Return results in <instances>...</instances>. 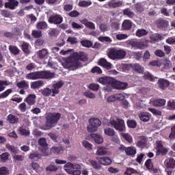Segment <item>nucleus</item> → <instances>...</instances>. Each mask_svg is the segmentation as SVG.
I'll use <instances>...</instances> for the list:
<instances>
[{"label": "nucleus", "mask_w": 175, "mask_h": 175, "mask_svg": "<svg viewBox=\"0 0 175 175\" xmlns=\"http://www.w3.org/2000/svg\"><path fill=\"white\" fill-rule=\"evenodd\" d=\"M29 158L30 159H32L33 161H38V159H40V154H39L38 152L31 153L29 155Z\"/></svg>", "instance_id": "nucleus-44"}, {"label": "nucleus", "mask_w": 175, "mask_h": 175, "mask_svg": "<svg viewBox=\"0 0 175 175\" xmlns=\"http://www.w3.org/2000/svg\"><path fill=\"white\" fill-rule=\"evenodd\" d=\"M36 28L37 29H42L44 31V29H47V28H49V25H47V23H46V21H40L37 23Z\"/></svg>", "instance_id": "nucleus-24"}, {"label": "nucleus", "mask_w": 175, "mask_h": 175, "mask_svg": "<svg viewBox=\"0 0 175 175\" xmlns=\"http://www.w3.org/2000/svg\"><path fill=\"white\" fill-rule=\"evenodd\" d=\"M123 99H125V96H124V94H116L109 96L107 98V102H116V100H123Z\"/></svg>", "instance_id": "nucleus-12"}, {"label": "nucleus", "mask_w": 175, "mask_h": 175, "mask_svg": "<svg viewBox=\"0 0 175 175\" xmlns=\"http://www.w3.org/2000/svg\"><path fill=\"white\" fill-rule=\"evenodd\" d=\"M126 55V52L122 49L116 51V59H123Z\"/></svg>", "instance_id": "nucleus-26"}, {"label": "nucleus", "mask_w": 175, "mask_h": 175, "mask_svg": "<svg viewBox=\"0 0 175 175\" xmlns=\"http://www.w3.org/2000/svg\"><path fill=\"white\" fill-rule=\"evenodd\" d=\"M149 65H150V66H162V62H161V60H152L151 62H150Z\"/></svg>", "instance_id": "nucleus-51"}, {"label": "nucleus", "mask_w": 175, "mask_h": 175, "mask_svg": "<svg viewBox=\"0 0 175 175\" xmlns=\"http://www.w3.org/2000/svg\"><path fill=\"white\" fill-rule=\"evenodd\" d=\"M61 113L53 112L47 113L46 116L45 129H51L58 124L59 118H61Z\"/></svg>", "instance_id": "nucleus-3"}, {"label": "nucleus", "mask_w": 175, "mask_h": 175, "mask_svg": "<svg viewBox=\"0 0 175 175\" xmlns=\"http://www.w3.org/2000/svg\"><path fill=\"white\" fill-rule=\"evenodd\" d=\"M139 117L141 121H143L144 122H147V121H149L150 120V115L147 113L142 112L139 115Z\"/></svg>", "instance_id": "nucleus-35"}, {"label": "nucleus", "mask_w": 175, "mask_h": 175, "mask_svg": "<svg viewBox=\"0 0 175 175\" xmlns=\"http://www.w3.org/2000/svg\"><path fill=\"white\" fill-rule=\"evenodd\" d=\"M166 155L167 154V149L163 148V145L161 142H158L157 144V155Z\"/></svg>", "instance_id": "nucleus-18"}, {"label": "nucleus", "mask_w": 175, "mask_h": 175, "mask_svg": "<svg viewBox=\"0 0 175 175\" xmlns=\"http://www.w3.org/2000/svg\"><path fill=\"white\" fill-rule=\"evenodd\" d=\"M127 125L129 128H132L133 129H135V128L137 126V123L135 120H128Z\"/></svg>", "instance_id": "nucleus-54"}, {"label": "nucleus", "mask_w": 175, "mask_h": 175, "mask_svg": "<svg viewBox=\"0 0 175 175\" xmlns=\"http://www.w3.org/2000/svg\"><path fill=\"white\" fill-rule=\"evenodd\" d=\"M109 123L111 126H113V128L116 129V131H119V132H124L125 131V124L122 119L118 118L116 120H112Z\"/></svg>", "instance_id": "nucleus-6"}, {"label": "nucleus", "mask_w": 175, "mask_h": 175, "mask_svg": "<svg viewBox=\"0 0 175 175\" xmlns=\"http://www.w3.org/2000/svg\"><path fill=\"white\" fill-rule=\"evenodd\" d=\"M99 84L98 83H90L88 86V88L89 90L96 92V91H99Z\"/></svg>", "instance_id": "nucleus-47"}, {"label": "nucleus", "mask_w": 175, "mask_h": 175, "mask_svg": "<svg viewBox=\"0 0 175 175\" xmlns=\"http://www.w3.org/2000/svg\"><path fill=\"white\" fill-rule=\"evenodd\" d=\"M66 171L68 174H72V175H80L81 174V171L80 170H69L66 169Z\"/></svg>", "instance_id": "nucleus-49"}, {"label": "nucleus", "mask_w": 175, "mask_h": 175, "mask_svg": "<svg viewBox=\"0 0 175 175\" xmlns=\"http://www.w3.org/2000/svg\"><path fill=\"white\" fill-rule=\"evenodd\" d=\"M51 151L53 154H61L62 152V149L59 147L53 146L51 148Z\"/></svg>", "instance_id": "nucleus-55"}, {"label": "nucleus", "mask_w": 175, "mask_h": 175, "mask_svg": "<svg viewBox=\"0 0 175 175\" xmlns=\"http://www.w3.org/2000/svg\"><path fill=\"white\" fill-rule=\"evenodd\" d=\"M18 88H24L25 90H28L29 88V85L27 83V81H21L16 83Z\"/></svg>", "instance_id": "nucleus-30"}, {"label": "nucleus", "mask_w": 175, "mask_h": 175, "mask_svg": "<svg viewBox=\"0 0 175 175\" xmlns=\"http://www.w3.org/2000/svg\"><path fill=\"white\" fill-rule=\"evenodd\" d=\"M112 87L115 90H126L128 88V83L121 82L113 79Z\"/></svg>", "instance_id": "nucleus-9"}, {"label": "nucleus", "mask_w": 175, "mask_h": 175, "mask_svg": "<svg viewBox=\"0 0 175 175\" xmlns=\"http://www.w3.org/2000/svg\"><path fill=\"white\" fill-rule=\"evenodd\" d=\"M49 55V51L46 49H43L42 50L38 51L37 57L40 58V59H43V58H46Z\"/></svg>", "instance_id": "nucleus-23"}, {"label": "nucleus", "mask_w": 175, "mask_h": 175, "mask_svg": "<svg viewBox=\"0 0 175 175\" xmlns=\"http://www.w3.org/2000/svg\"><path fill=\"white\" fill-rule=\"evenodd\" d=\"M31 36L34 38L35 39H39L43 36V34L42 33V31L39 30H33L31 33Z\"/></svg>", "instance_id": "nucleus-38"}, {"label": "nucleus", "mask_w": 175, "mask_h": 175, "mask_svg": "<svg viewBox=\"0 0 175 175\" xmlns=\"http://www.w3.org/2000/svg\"><path fill=\"white\" fill-rule=\"evenodd\" d=\"M9 174V170L6 167H2L0 168V175H8Z\"/></svg>", "instance_id": "nucleus-64"}, {"label": "nucleus", "mask_w": 175, "mask_h": 175, "mask_svg": "<svg viewBox=\"0 0 175 175\" xmlns=\"http://www.w3.org/2000/svg\"><path fill=\"white\" fill-rule=\"evenodd\" d=\"M5 9H10V10H14L16 6H18V1L12 2H7L4 5Z\"/></svg>", "instance_id": "nucleus-22"}, {"label": "nucleus", "mask_w": 175, "mask_h": 175, "mask_svg": "<svg viewBox=\"0 0 175 175\" xmlns=\"http://www.w3.org/2000/svg\"><path fill=\"white\" fill-rule=\"evenodd\" d=\"M9 153L4 152L0 155L1 162H6L9 159Z\"/></svg>", "instance_id": "nucleus-53"}, {"label": "nucleus", "mask_w": 175, "mask_h": 175, "mask_svg": "<svg viewBox=\"0 0 175 175\" xmlns=\"http://www.w3.org/2000/svg\"><path fill=\"white\" fill-rule=\"evenodd\" d=\"M90 164L92 166L93 168L96 170H99L100 167H102V165L100 163H98V162L95 160H90Z\"/></svg>", "instance_id": "nucleus-46"}, {"label": "nucleus", "mask_w": 175, "mask_h": 175, "mask_svg": "<svg viewBox=\"0 0 175 175\" xmlns=\"http://www.w3.org/2000/svg\"><path fill=\"white\" fill-rule=\"evenodd\" d=\"M126 44H128L129 46H131V47L134 49V50H143V49L146 47L144 43L142 42L140 40L136 38L128 40L126 41Z\"/></svg>", "instance_id": "nucleus-5"}, {"label": "nucleus", "mask_w": 175, "mask_h": 175, "mask_svg": "<svg viewBox=\"0 0 175 175\" xmlns=\"http://www.w3.org/2000/svg\"><path fill=\"white\" fill-rule=\"evenodd\" d=\"M21 49L23 53L28 54V53H29V44L28 42H24L21 45Z\"/></svg>", "instance_id": "nucleus-45"}, {"label": "nucleus", "mask_w": 175, "mask_h": 175, "mask_svg": "<svg viewBox=\"0 0 175 175\" xmlns=\"http://www.w3.org/2000/svg\"><path fill=\"white\" fill-rule=\"evenodd\" d=\"M96 159L99 161L100 165H104L105 166H107L109 165H111V159L110 157H96Z\"/></svg>", "instance_id": "nucleus-17"}, {"label": "nucleus", "mask_w": 175, "mask_h": 175, "mask_svg": "<svg viewBox=\"0 0 175 175\" xmlns=\"http://www.w3.org/2000/svg\"><path fill=\"white\" fill-rule=\"evenodd\" d=\"M144 80H149V81H154L155 78L154 77V75L151 74L150 72H145L144 75Z\"/></svg>", "instance_id": "nucleus-37"}, {"label": "nucleus", "mask_w": 175, "mask_h": 175, "mask_svg": "<svg viewBox=\"0 0 175 175\" xmlns=\"http://www.w3.org/2000/svg\"><path fill=\"white\" fill-rule=\"evenodd\" d=\"M64 87V81H59L52 85V94L51 96H55L59 94V90Z\"/></svg>", "instance_id": "nucleus-8"}, {"label": "nucleus", "mask_w": 175, "mask_h": 175, "mask_svg": "<svg viewBox=\"0 0 175 175\" xmlns=\"http://www.w3.org/2000/svg\"><path fill=\"white\" fill-rule=\"evenodd\" d=\"M69 17H79L80 16V12L77 10H73L68 13Z\"/></svg>", "instance_id": "nucleus-63"}, {"label": "nucleus", "mask_w": 175, "mask_h": 175, "mask_svg": "<svg viewBox=\"0 0 175 175\" xmlns=\"http://www.w3.org/2000/svg\"><path fill=\"white\" fill-rule=\"evenodd\" d=\"M135 9L137 12H144V8L143 7V5H142V3L138 2L135 5Z\"/></svg>", "instance_id": "nucleus-57"}, {"label": "nucleus", "mask_w": 175, "mask_h": 175, "mask_svg": "<svg viewBox=\"0 0 175 175\" xmlns=\"http://www.w3.org/2000/svg\"><path fill=\"white\" fill-rule=\"evenodd\" d=\"M122 28L124 31H129L132 28V21L131 20H125L122 23Z\"/></svg>", "instance_id": "nucleus-20"}, {"label": "nucleus", "mask_w": 175, "mask_h": 175, "mask_svg": "<svg viewBox=\"0 0 175 175\" xmlns=\"http://www.w3.org/2000/svg\"><path fill=\"white\" fill-rule=\"evenodd\" d=\"M6 148H8V150H9L10 151H11V152L12 154H17V152L18 151V150L17 149V148L13 146H11L10 144H6Z\"/></svg>", "instance_id": "nucleus-50"}, {"label": "nucleus", "mask_w": 175, "mask_h": 175, "mask_svg": "<svg viewBox=\"0 0 175 175\" xmlns=\"http://www.w3.org/2000/svg\"><path fill=\"white\" fill-rule=\"evenodd\" d=\"M147 143V139L144 136H141L140 139L137 142V147H146V144Z\"/></svg>", "instance_id": "nucleus-31"}, {"label": "nucleus", "mask_w": 175, "mask_h": 175, "mask_svg": "<svg viewBox=\"0 0 175 175\" xmlns=\"http://www.w3.org/2000/svg\"><path fill=\"white\" fill-rule=\"evenodd\" d=\"M89 137L92 139L96 144H102L103 143V137L100 134L91 133L89 135Z\"/></svg>", "instance_id": "nucleus-13"}, {"label": "nucleus", "mask_w": 175, "mask_h": 175, "mask_svg": "<svg viewBox=\"0 0 175 175\" xmlns=\"http://www.w3.org/2000/svg\"><path fill=\"white\" fill-rule=\"evenodd\" d=\"M64 21V18L61 14H55L49 16L48 19V23L49 24H55V25H59Z\"/></svg>", "instance_id": "nucleus-7"}, {"label": "nucleus", "mask_w": 175, "mask_h": 175, "mask_svg": "<svg viewBox=\"0 0 175 175\" xmlns=\"http://www.w3.org/2000/svg\"><path fill=\"white\" fill-rule=\"evenodd\" d=\"M109 58L111 59H116L117 58V49L112 48L109 50L108 54H107Z\"/></svg>", "instance_id": "nucleus-25"}, {"label": "nucleus", "mask_w": 175, "mask_h": 175, "mask_svg": "<svg viewBox=\"0 0 175 175\" xmlns=\"http://www.w3.org/2000/svg\"><path fill=\"white\" fill-rule=\"evenodd\" d=\"M123 14L124 16H127L128 17H129V18H133V17H135V12L131 11V10H129V8H126V9L124 10Z\"/></svg>", "instance_id": "nucleus-39"}, {"label": "nucleus", "mask_w": 175, "mask_h": 175, "mask_svg": "<svg viewBox=\"0 0 175 175\" xmlns=\"http://www.w3.org/2000/svg\"><path fill=\"white\" fill-rule=\"evenodd\" d=\"M132 69L137 72V73L143 74L144 73V67L139 64H135L132 66Z\"/></svg>", "instance_id": "nucleus-21"}, {"label": "nucleus", "mask_w": 175, "mask_h": 175, "mask_svg": "<svg viewBox=\"0 0 175 175\" xmlns=\"http://www.w3.org/2000/svg\"><path fill=\"white\" fill-rule=\"evenodd\" d=\"M55 74L50 71H36L27 75L26 78L28 80H39L40 79H54Z\"/></svg>", "instance_id": "nucleus-2"}, {"label": "nucleus", "mask_w": 175, "mask_h": 175, "mask_svg": "<svg viewBox=\"0 0 175 175\" xmlns=\"http://www.w3.org/2000/svg\"><path fill=\"white\" fill-rule=\"evenodd\" d=\"M38 144L39 146H40L41 147H42V148L46 149L47 148V142H46V138H40L38 139Z\"/></svg>", "instance_id": "nucleus-42"}, {"label": "nucleus", "mask_w": 175, "mask_h": 175, "mask_svg": "<svg viewBox=\"0 0 175 175\" xmlns=\"http://www.w3.org/2000/svg\"><path fill=\"white\" fill-rule=\"evenodd\" d=\"M154 54L157 57H159V58H163V57H165V52L161 49L155 51Z\"/></svg>", "instance_id": "nucleus-60"}, {"label": "nucleus", "mask_w": 175, "mask_h": 175, "mask_svg": "<svg viewBox=\"0 0 175 175\" xmlns=\"http://www.w3.org/2000/svg\"><path fill=\"white\" fill-rule=\"evenodd\" d=\"M108 5L109 8H113V9H116V8H120V6H122V1H119L118 2H114V0H112L109 1Z\"/></svg>", "instance_id": "nucleus-29"}, {"label": "nucleus", "mask_w": 175, "mask_h": 175, "mask_svg": "<svg viewBox=\"0 0 175 175\" xmlns=\"http://www.w3.org/2000/svg\"><path fill=\"white\" fill-rule=\"evenodd\" d=\"M92 73H97V75H101L102 69L98 66H95L91 70Z\"/></svg>", "instance_id": "nucleus-62"}, {"label": "nucleus", "mask_w": 175, "mask_h": 175, "mask_svg": "<svg viewBox=\"0 0 175 175\" xmlns=\"http://www.w3.org/2000/svg\"><path fill=\"white\" fill-rule=\"evenodd\" d=\"M148 34V31L144 29H138L136 31V36L138 38H142V36H146Z\"/></svg>", "instance_id": "nucleus-34"}, {"label": "nucleus", "mask_w": 175, "mask_h": 175, "mask_svg": "<svg viewBox=\"0 0 175 175\" xmlns=\"http://www.w3.org/2000/svg\"><path fill=\"white\" fill-rule=\"evenodd\" d=\"M164 65V69L172 68V62L167 59H165L163 62Z\"/></svg>", "instance_id": "nucleus-58"}, {"label": "nucleus", "mask_w": 175, "mask_h": 175, "mask_svg": "<svg viewBox=\"0 0 175 175\" xmlns=\"http://www.w3.org/2000/svg\"><path fill=\"white\" fill-rule=\"evenodd\" d=\"M104 132L105 135H107V136H114V135H116V132L114 131V129L111 128L105 129Z\"/></svg>", "instance_id": "nucleus-48"}, {"label": "nucleus", "mask_w": 175, "mask_h": 175, "mask_svg": "<svg viewBox=\"0 0 175 175\" xmlns=\"http://www.w3.org/2000/svg\"><path fill=\"white\" fill-rule=\"evenodd\" d=\"M114 78L110 77H103L98 79V82L103 85H111L113 87V81Z\"/></svg>", "instance_id": "nucleus-11"}, {"label": "nucleus", "mask_w": 175, "mask_h": 175, "mask_svg": "<svg viewBox=\"0 0 175 175\" xmlns=\"http://www.w3.org/2000/svg\"><path fill=\"white\" fill-rule=\"evenodd\" d=\"M159 87L161 90H166L169 85H170V82L165 79H159L158 81Z\"/></svg>", "instance_id": "nucleus-16"}, {"label": "nucleus", "mask_w": 175, "mask_h": 175, "mask_svg": "<svg viewBox=\"0 0 175 175\" xmlns=\"http://www.w3.org/2000/svg\"><path fill=\"white\" fill-rule=\"evenodd\" d=\"M46 172H57L58 167H56L54 164H51L46 168Z\"/></svg>", "instance_id": "nucleus-52"}, {"label": "nucleus", "mask_w": 175, "mask_h": 175, "mask_svg": "<svg viewBox=\"0 0 175 175\" xmlns=\"http://www.w3.org/2000/svg\"><path fill=\"white\" fill-rule=\"evenodd\" d=\"M145 166L147 169H148L149 170H151L154 168V165L152 164V163H151V159H148L146 163H145Z\"/></svg>", "instance_id": "nucleus-59"}, {"label": "nucleus", "mask_w": 175, "mask_h": 175, "mask_svg": "<svg viewBox=\"0 0 175 175\" xmlns=\"http://www.w3.org/2000/svg\"><path fill=\"white\" fill-rule=\"evenodd\" d=\"M165 163L166 167L173 169L175 166V160L174 159L171 158L169 160H165Z\"/></svg>", "instance_id": "nucleus-28"}, {"label": "nucleus", "mask_w": 175, "mask_h": 175, "mask_svg": "<svg viewBox=\"0 0 175 175\" xmlns=\"http://www.w3.org/2000/svg\"><path fill=\"white\" fill-rule=\"evenodd\" d=\"M40 92L44 96H50V95L51 96L53 94L51 89L49 88H44L42 89Z\"/></svg>", "instance_id": "nucleus-33"}, {"label": "nucleus", "mask_w": 175, "mask_h": 175, "mask_svg": "<svg viewBox=\"0 0 175 175\" xmlns=\"http://www.w3.org/2000/svg\"><path fill=\"white\" fill-rule=\"evenodd\" d=\"M156 24L158 28H161V29H165V28H167V25H169V21L160 18L157 20Z\"/></svg>", "instance_id": "nucleus-14"}, {"label": "nucleus", "mask_w": 175, "mask_h": 175, "mask_svg": "<svg viewBox=\"0 0 175 175\" xmlns=\"http://www.w3.org/2000/svg\"><path fill=\"white\" fill-rule=\"evenodd\" d=\"M9 51L12 54H14V55H18L20 54V49L16 46L10 45L9 46Z\"/></svg>", "instance_id": "nucleus-32"}, {"label": "nucleus", "mask_w": 175, "mask_h": 175, "mask_svg": "<svg viewBox=\"0 0 175 175\" xmlns=\"http://www.w3.org/2000/svg\"><path fill=\"white\" fill-rule=\"evenodd\" d=\"M98 64L103 68H105L107 70L111 69V63L108 62L105 58H101L99 59Z\"/></svg>", "instance_id": "nucleus-15"}, {"label": "nucleus", "mask_w": 175, "mask_h": 175, "mask_svg": "<svg viewBox=\"0 0 175 175\" xmlns=\"http://www.w3.org/2000/svg\"><path fill=\"white\" fill-rule=\"evenodd\" d=\"M25 102L27 105V110L31 109V106H33L36 103V95L35 94H29L27 98L25 99Z\"/></svg>", "instance_id": "nucleus-10"}, {"label": "nucleus", "mask_w": 175, "mask_h": 175, "mask_svg": "<svg viewBox=\"0 0 175 175\" xmlns=\"http://www.w3.org/2000/svg\"><path fill=\"white\" fill-rule=\"evenodd\" d=\"M137 152L136 148L133 146L127 147L126 149V155H135Z\"/></svg>", "instance_id": "nucleus-36"}, {"label": "nucleus", "mask_w": 175, "mask_h": 175, "mask_svg": "<svg viewBox=\"0 0 175 175\" xmlns=\"http://www.w3.org/2000/svg\"><path fill=\"white\" fill-rule=\"evenodd\" d=\"M89 128H88V132L90 133H94V132H96L98 131V128L100 126V124L102 122L99 120L98 118H92L89 120Z\"/></svg>", "instance_id": "nucleus-4"}, {"label": "nucleus", "mask_w": 175, "mask_h": 175, "mask_svg": "<svg viewBox=\"0 0 175 175\" xmlns=\"http://www.w3.org/2000/svg\"><path fill=\"white\" fill-rule=\"evenodd\" d=\"M166 105V100L163 98H157L153 101V106L155 107H162Z\"/></svg>", "instance_id": "nucleus-19"}, {"label": "nucleus", "mask_w": 175, "mask_h": 175, "mask_svg": "<svg viewBox=\"0 0 175 175\" xmlns=\"http://www.w3.org/2000/svg\"><path fill=\"white\" fill-rule=\"evenodd\" d=\"M88 61V55L84 52H75L72 54L71 57L67 59L62 65L65 69H68L69 70H76L81 66V63Z\"/></svg>", "instance_id": "nucleus-1"}, {"label": "nucleus", "mask_w": 175, "mask_h": 175, "mask_svg": "<svg viewBox=\"0 0 175 175\" xmlns=\"http://www.w3.org/2000/svg\"><path fill=\"white\" fill-rule=\"evenodd\" d=\"M167 109H170L171 110H175V100L171 99L167 102Z\"/></svg>", "instance_id": "nucleus-43"}, {"label": "nucleus", "mask_w": 175, "mask_h": 175, "mask_svg": "<svg viewBox=\"0 0 175 175\" xmlns=\"http://www.w3.org/2000/svg\"><path fill=\"white\" fill-rule=\"evenodd\" d=\"M8 121H9L10 124H17V122H18V118L12 114H10L8 116Z\"/></svg>", "instance_id": "nucleus-40"}, {"label": "nucleus", "mask_w": 175, "mask_h": 175, "mask_svg": "<svg viewBox=\"0 0 175 175\" xmlns=\"http://www.w3.org/2000/svg\"><path fill=\"white\" fill-rule=\"evenodd\" d=\"M107 154V148L101 146L100 147L97 151H96V154L97 155H106Z\"/></svg>", "instance_id": "nucleus-41"}, {"label": "nucleus", "mask_w": 175, "mask_h": 175, "mask_svg": "<svg viewBox=\"0 0 175 175\" xmlns=\"http://www.w3.org/2000/svg\"><path fill=\"white\" fill-rule=\"evenodd\" d=\"M64 167H72L73 169L79 170L80 169L81 167H80V165L79 164L74 165L72 163H67L65 164Z\"/></svg>", "instance_id": "nucleus-56"}, {"label": "nucleus", "mask_w": 175, "mask_h": 175, "mask_svg": "<svg viewBox=\"0 0 175 175\" xmlns=\"http://www.w3.org/2000/svg\"><path fill=\"white\" fill-rule=\"evenodd\" d=\"M3 85H9L8 81L0 80V92L5 90V86Z\"/></svg>", "instance_id": "nucleus-61"}, {"label": "nucleus", "mask_w": 175, "mask_h": 175, "mask_svg": "<svg viewBox=\"0 0 175 175\" xmlns=\"http://www.w3.org/2000/svg\"><path fill=\"white\" fill-rule=\"evenodd\" d=\"M44 84L43 81H36L31 83V88L36 90V88H40Z\"/></svg>", "instance_id": "nucleus-27"}]
</instances>
